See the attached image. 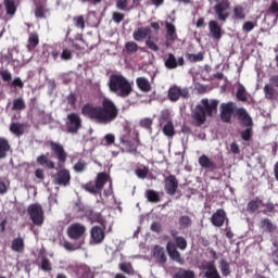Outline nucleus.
<instances>
[{
  "label": "nucleus",
  "mask_w": 278,
  "mask_h": 278,
  "mask_svg": "<svg viewBox=\"0 0 278 278\" xmlns=\"http://www.w3.org/2000/svg\"><path fill=\"white\" fill-rule=\"evenodd\" d=\"M202 268L205 271L204 277L206 278H223L220 277V273H218V269L216 268V263L214 261L205 262L202 265Z\"/></svg>",
  "instance_id": "18"
},
{
  "label": "nucleus",
  "mask_w": 278,
  "mask_h": 278,
  "mask_svg": "<svg viewBox=\"0 0 278 278\" xmlns=\"http://www.w3.org/2000/svg\"><path fill=\"white\" fill-rule=\"evenodd\" d=\"M119 270L126 275H134V266H131V263H121Z\"/></svg>",
  "instance_id": "52"
},
{
  "label": "nucleus",
  "mask_w": 278,
  "mask_h": 278,
  "mask_svg": "<svg viewBox=\"0 0 278 278\" xmlns=\"http://www.w3.org/2000/svg\"><path fill=\"white\" fill-rule=\"evenodd\" d=\"M75 173H84L86 170V161L78 160V162L74 165Z\"/></svg>",
  "instance_id": "56"
},
{
  "label": "nucleus",
  "mask_w": 278,
  "mask_h": 278,
  "mask_svg": "<svg viewBox=\"0 0 278 278\" xmlns=\"http://www.w3.org/2000/svg\"><path fill=\"white\" fill-rule=\"evenodd\" d=\"M2 81H12V73L8 70L0 71Z\"/></svg>",
  "instance_id": "59"
},
{
  "label": "nucleus",
  "mask_w": 278,
  "mask_h": 278,
  "mask_svg": "<svg viewBox=\"0 0 278 278\" xmlns=\"http://www.w3.org/2000/svg\"><path fill=\"white\" fill-rule=\"evenodd\" d=\"M219 270L223 277H229L231 275V264L227 260L222 258L219 261Z\"/></svg>",
  "instance_id": "35"
},
{
  "label": "nucleus",
  "mask_w": 278,
  "mask_h": 278,
  "mask_svg": "<svg viewBox=\"0 0 278 278\" xmlns=\"http://www.w3.org/2000/svg\"><path fill=\"white\" fill-rule=\"evenodd\" d=\"M218 100H210L207 98L201 100V104L195 106L192 113V119L195 123V127L205 125L208 118H214V115L218 114Z\"/></svg>",
  "instance_id": "2"
},
{
  "label": "nucleus",
  "mask_w": 278,
  "mask_h": 278,
  "mask_svg": "<svg viewBox=\"0 0 278 278\" xmlns=\"http://www.w3.org/2000/svg\"><path fill=\"white\" fill-rule=\"evenodd\" d=\"M87 218L91 222V223H103V215H101V213H97L94 211H89L87 213Z\"/></svg>",
  "instance_id": "42"
},
{
  "label": "nucleus",
  "mask_w": 278,
  "mask_h": 278,
  "mask_svg": "<svg viewBox=\"0 0 278 278\" xmlns=\"http://www.w3.org/2000/svg\"><path fill=\"white\" fill-rule=\"evenodd\" d=\"M165 67L168 68V71H175V68L179 66H184L186 64V61L184 60V56L176 58L175 54L168 53L164 60Z\"/></svg>",
  "instance_id": "13"
},
{
  "label": "nucleus",
  "mask_w": 278,
  "mask_h": 278,
  "mask_svg": "<svg viewBox=\"0 0 278 278\" xmlns=\"http://www.w3.org/2000/svg\"><path fill=\"white\" fill-rule=\"evenodd\" d=\"M208 29L212 34V38L214 40H220L223 38V29L220 28V25H218V22L212 20L208 22Z\"/></svg>",
  "instance_id": "21"
},
{
  "label": "nucleus",
  "mask_w": 278,
  "mask_h": 278,
  "mask_svg": "<svg viewBox=\"0 0 278 278\" xmlns=\"http://www.w3.org/2000/svg\"><path fill=\"white\" fill-rule=\"evenodd\" d=\"M198 162L201 168H206L208 170H216L217 168L216 163L210 160V157L205 154L201 155Z\"/></svg>",
  "instance_id": "24"
},
{
  "label": "nucleus",
  "mask_w": 278,
  "mask_h": 278,
  "mask_svg": "<svg viewBox=\"0 0 278 278\" xmlns=\"http://www.w3.org/2000/svg\"><path fill=\"white\" fill-rule=\"evenodd\" d=\"M4 10L7 12V16L11 18L16 14V2L14 0H3Z\"/></svg>",
  "instance_id": "29"
},
{
  "label": "nucleus",
  "mask_w": 278,
  "mask_h": 278,
  "mask_svg": "<svg viewBox=\"0 0 278 278\" xmlns=\"http://www.w3.org/2000/svg\"><path fill=\"white\" fill-rule=\"evenodd\" d=\"M41 270H43L45 273H51V270H53V265L51 264L49 257H47L46 255L41 257Z\"/></svg>",
  "instance_id": "44"
},
{
  "label": "nucleus",
  "mask_w": 278,
  "mask_h": 278,
  "mask_svg": "<svg viewBox=\"0 0 278 278\" xmlns=\"http://www.w3.org/2000/svg\"><path fill=\"white\" fill-rule=\"evenodd\" d=\"M27 214L29 220H31L33 225H36V227H42V225H45V210L42 205L38 203L30 204L27 207Z\"/></svg>",
  "instance_id": "6"
},
{
  "label": "nucleus",
  "mask_w": 278,
  "mask_h": 278,
  "mask_svg": "<svg viewBox=\"0 0 278 278\" xmlns=\"http://www.w3.org/2000/svg\"><path fill=\"white\" fill-rule=\"evenodd\" d=\"M153 121L151 118H143L140 121V127H143V129H151Z\"/></svg>",
  "instance_id": "64"
},
{
  "label": "nucleus",
  "mask_w": 278,
  "mask_h": 278,
  "mask_svg": "<svg viewBox=\"0 0 278 278\" xmlns=\"http://www.w3.org/2000/svg\"><path fill=\"white\" fill-rule=\"evenodd\" d=\"M264 201L262 199L256 198L254 200H251L247 205V212L250 214H255L260 210V205H262Z\"/></svg>",
  "instance_id": "34"
},
{
  "label": "nucleus",
  "mask_w": 278,
  "mask_h": 278,
  "mask_svg": "<svg viewBox=\"0 0 278 278\" xmlns=\"http://www.w3.org/2000/svg\"><path fill=\"white\" fill-rule=\"evenodd\" d=\"M35 16L37 18H47V16H45V7L43 5H38L35 10Z\"/></svg>",
  "instance_id": "62"
},
{
  "label": "nucleus",
  "mask_w": 278,
  "mask_h": 278,
  "mask_svg": "<svg viewBox=\"0 0 278 278\" xmlns=\"http://www.w3.org/2000/svg\"><path fill=\"white\" fill-rule=\"evenodd\" d=\"M153 257H155L159 264H166L167 257L164 248L161 245H155L153 249Z\"/></svg>",
  "instance_id": "23"
},
{
  "label": "nucleus",
  "mask_w": 278,
  "mask_h": 278,
  "mask_svg": "<svg viewBox=\"0 0 278 278\" xmlns=\"http://www.w3.org/2000/svg\"><path fill=\"white\" fill-rule=\"evenodd\" d=\"M61 59L65 61L73 60V52L66 48L63 49L61 53Z\"/></svg>",
  "instance_id": "63"
},
{
  "label": "nucleus",
  "mask_w": 278,
  "mask_h": 278,
  "mask_svg": "<svg viewBox=\"0 0 278 278\" xmlns=\"http://www.w3.org/2000/svg\"><path fill=\"white\" fill-rule=\"evenodd\" d=\"M236 114L238 116V121L240 122L241 127L253 128V118L251 117V115H249L247 109H237Z\"/></svg>",
  "instance_id": "14"
},
{
  "label": "nucleus",
  "mask_w": 278,
  "mask_h": 278,
  "mask_svg": "<svg viewBox=\"0 0 278 278\" xmlns=\"http://www.w3.org/2000/svg\"><path fill=\"white\" fill-rule=\"evenodd\" d=\"M112 18L114 23H123V21H125V14L121 12H113Z\"/></svg>",
  "instance_id": "60"
},
{
  "label": "nucleus",
  "mask_w": 278,
  "mask_h": 278,
  "mask_svg": "<svg viewBox=\"0 0 278 278\" xmlns=\"http://www.w3.org/2000/svg\"><path fill=\"white\" fill-rule=\"evenodd\" d=\"M264 94L265 99L269 101H275L278 97L277 89L273 87V85H265L264 86Z\"/></svg>",
  "instance_id": "33"
},
{
  "label": "nucleus",
  "mask_w": 278,
  "mask_h": 278,
  "mask_svg": "<svg viewBox=\"0 0 278 278\" xmlns=\"http://www.w3.org/2000/svg\"><path fill=\"white\" fill-rule=\"evenodd\" d=\"M38 45H40L38 33H30L28 36V49H36Z\"/></svg>",
  "instance_id": "40"
},
{
  "label": "nucleus",
  "mask_w": 278,
  "mask_h": 278,
  "mask_svg": "<svg viewBox=\"0 0 278 278\" xmlns=\"http://www.w3.org/2000/svg\"><path fill=\"white\" fill-rule=\"evenodd\" d=\"M222 112L229 114L230 116H233L236 112V103L233 102H227L220 104Z\"/></svg>",
  "instance_id": "41"
},
{
  "label": "nucleus",
  "mask_w": 278,
  "mask_h": 278,
  "mask_svg": "<svg viewBox=\"0 0 278 278\" xmlns=\"http://www.w3.org/2000/svg\"><path fill=\"white\" fill-rule=\"evenodd\" d=\"M125 49L126 51H128V53H136V51H138V43L134 41H128L125 45Z\"/></svg>",
  "instance_id": "58"
},
{
  "label": "nucleus",
  "mask_w": 278,
  "mask_h": 278,
  "mask_svg": "<svg viewBox=\"0 0 278 278\" xmlns=\"http://www.w3.org/2000/svg\"><path fill=\"white\" fill-rule=\"evenodd\" d=\"M167 97L169 99V101H179V99H190V89H188L187 87H179V86H172L168 89V93Z\"/></svg>",
  "instance_id": "8"
},
{
  "label": "nucleus",
  "mask_w": 278,
  "mask_h": 278,
  "mask_svg": "<svg viewBox=\"0 0 278 278\" xmlns=\"http://www.w3.org/2000/svg\"><path fill=\"white\" fill-rule=\"evenodd\" d=\"M208 3H216L213 8L218 21L225 23L229 18V10H231V1L229 0H208Z\"/></svg>",
  "instance_id": "5"
},
{
  "label": "nucleus",
  "mask_w": 278,
  "mask_h": 278,
  "mask_svg": "<svg viewBox=\"0 0 278 278\" xmlns=\"http://www.w3.org/2000/svg\"><path fill=\"white\" fill-rule=\"evenodd\" d=\"M146 46L148 47V49H150V51H154V53H157V51H160V46L151 40V36H149L148 40H146Z\"/></svg>",
  "instance_id": "55"
},
{
  "label": "nucleus",
  "mask_w": 278,
  "mask_h": 278,
  "mask_svg": "<svg viewBox=\"0 0 278 278\" xmlns=\"http://www.w3.org/2000/svg\"><path fill=\"white\" fill-rule=\"evenodd\" d=\"M27 108L25 100L23 98H16L13 100L12 111L13 112H23Z\"/></svg>",
  "instance_id": "39"
},
{
  "label": "nucleus",
  "mask_w": 278,
  "mask_h": 278,
  "mask_svg": "<svg viewBox=\"0 0 278 278\" xmlns=\"http://www.w3.org/2000/svg\"><path fill=\"white\" fill-rule=\"evenodd\" d=\"M81 244H84V241L76 243V244L66 241L64 243V249H66V251H77L78 249H81Z\"/></svg>",
  "instance_id": "54"
},
{
  "label": "nucleus",
  "mask_w": 278,
  "mask_h": 278,
  "mask_svg": "<svg viewBox=\"0 0 278 278\" xmlns=\"http://www.w3.org/2000/svg\"><path fill=\"white\" fill-rule=\"evenodd\" d=\"M12 251H15V253H23L25 251V241L23 238L18 237L12 240L11 243Z\"/></svg>",
  "instance_id": "32"
},
{
  "label": "nucleus",
  "mask_w": 278,
  "mask_h": 278,
  "mask_svg": "<svg viewBox=\"0 0 278 278\" xmlns=\"http://www.w3.org/2000/svg\"><path fill=\"white\" fill-rule=\"evenodd\" d=\"M37 164L47 166L50 170H55V162L49 160L47 154H41L37 157Z\"/></svg>",
  "instance_id": "28"
},
{
  "label": "nucleus",
  "mask_w": 278,
  "mask_h": 278,
  "mask_svg": "<svg viewBox=\"0 0 278 278\" xmlns=\"http://www.w3.org/2000/svg\"><path fill=\"white\" fill-rule=\"evenodd\" d=\"M166 251L170 260H173V262H177L178 264H184V258H181V253L177 251V248L175 247V244L168 242L166 244Z\"/></svg>",
  "instance_id": "19"
},
{
  "label": "nucleus",
  "mask_w": 278,
  "mask_h": 278,
  "mask_svg": "<svg viewBox=\"0 0 278 278\" xmlns=\"http://www.w3.org/2000/svg\"><path fill=\"white\" fill-rule=\"evenodd\" d=\"M10 131L11 134H14V136H16L17 138H21V136L25 134V125L18 122L11 123Z\"/></svg>",
  "instance_id": "31"
},
{
  "label": "nucleus",
  "mask_w": 278,
  "mask_h": 278,
  "mask_svg": "<svg viewBox=\"0 0 278 278\" xmlns=\"http://www.w3.org/2000/svg\"><path fill=\"white\" fill-rule=\"evenodd\" d=\"M86 233V227L80 223H74L67 228V236L71 240H81Z\"/></svg>",
  "instance_id": "11"
},
{
  "label": "nucleus",
  "mask_w": 278,
  "mask_h": 278,
  "mask_svg": "<svg viewBox=\"0 0 278 278\" xmlns=\"http://www.w3.org/2000/svg\"><path fill=\"white\" fill-rule=\"evenodd\" d=\"M174 278H194V273L190 269H180Z\"/></svg>",
  "instance_id": "49"
},
{
  "label": "nucleus",
  "mask_w": 278,
  "mask_h": 278,
  "mask_svg": "<svg viewBox=\"0 0 278 278\" xmlns=\"http://www.w3.org/2000/svg\"><path fill=\"white\" fill-rule=\"evenodd\" d=\"M240 136L241 140L244 142H251V140H253V128H245L244 130H241Z\"/></svg>",
  "instance_id": "47"
},
{
  "label": "nucleus",
  "mask_w": 278,
  "mask_h": 278,
  "mask_svg": "<svg viewBox=\"0 0 278 278\" xmlns=\"http://www.w3.org/2000/svg\"><path fill=\"white\" fill-rule=\"evenodd\" d=\"M67 134H77L81 129V117L77 113H70L65 123Z\"/></svg>",
  "instance_id": "9"
},
{
  "label": "nucleus",
  "mask_w": 278,
  "mask_h": 278,
  "mask_svg": "<svg viewBox=\"0 0 278 278\" xmlns=\"http://www.w3.org/2000/svg\"><path fill=\"white\" fill-rule=\"evenodd\" d=\"M163 134L164 136H167V138H173L175 136V125L173 122H168L164 127H163Z\"/></svg>",
  "instance_id": "45"
},
{
  "label": "nucleus",
  "mask_w": 278,
  "mask_h": 278,
  "mask_svg": "<svg viewBox=\"0 0 278 278\" xmlns=\"http://www.w3.org/2000/svg\"><path fill=\"white\" fill-rule=\"evenodd\" d=\"M108 182L109 189L103 191V188H105V184ZM83 188L86 192H89V194H93V197H98V194H101L102 191L104 197H112V194H114L112 179H110V175H108L105 172L99 173L94 181L90 180L86 182L83 185Z\"/></svg>",
  "instance_id": "4"
},
{
  "label": "nucleus",
  "mask_w": 278,
  "mask_h": 278,
  "mask_svg": "<svg viewBox=\"0 0 278 278\" xmlns=\"http://www.w3.org/2000/svg\"><path fill=\"white\" fill-rule=\"evenodd\" d=\"M267 16H274V22L277 23L278 20V2L273 0L267 10Z\"/></svg>",
  "instance_id": "36"
},
{
  "label": "nucleus",
  "mask_w": 278,
  "mask_h": 278,
  "mask_svg": "<svg viewBox=\"0 0 278 278\" xmlns=\"http://www.w3.org/2000/svg\"><path fill=\"white\" fill-rule=\"evenodd\" d=\"M135 174L139 179H147V177H149V167L142 165L140 168L135 170Z\"/></svg>",
  "instance_id": "50"
},
{
  "label": "nucleus",
  "mask_w": 278,
  "mask_h": 278,
  "mask_svg": "<svg viewBox=\"0 0 278 278\" xmlns=\"http://www.w3.org/2000/svg\"><path fill=\"white\" fill-rule=\"evenodd\" d=\"M150 34V27H139L132 33V38L134 40H136V42H142V40H146V38H149V36H151Z\"/></svg>",
  "instance_id": "20"
},
{
  "label": "nucleus",
  "mask_w": 278,
  "mask_h": 278,
  "mask_svg": "<svg viewBox=\"0 0 278 278\" xmlns=\"http://www.w3.org/2000/svg\"><path fill=\"white\" fill-rule=\"evenodd\" d=\"M108 86L110 91L121 99H127L134 92V83L129 81L123 74H112Z\"/></svg>",
  "instance_id": "3"
},
{
  "label": "nucleus",
  "mask_w": 278,
  "mask_h": 278,
  "mask_svg": "<svg viewBox=\"0 0 278 278\" xmlns=\"http://www.w3.org/2000/svg\"><path fill=\"white\" fill-rule=\"evenodd\" d=\"M104 142L105 147H112V144L116 142V136H114V134H106L104 136Z\"/></svg>",
  "instance_id": "57"
},
{
  "label": "nucleus",
  "mask_w": 278,
  "mask_h": 278,
  "mask_svg": "<svg viewBox=\"0 0 278 278\" xmlns=\"http://www.w3.org/2000/svg\"><path fill=\"white\" fill-rule=\"evenodd\" d=\"M90 238L93 244H101L105 240V228L93 226L90 230Z\"/></svg>",
  "instance_id": "17"
},
{
  "label": "nucleus",
  "mask_w": 278,
  "mask_h": 278,
  "mask_svg": "<svg viewBox=\"0 0 278 278\" xmlns=\"http://www.w3.org/2000/svg\"><path fill=\"white\" fill-rule=\"evenodd\" d=\"M136 85L141 92H151L152 90L151 83L147 77L136 78Z\"/></svg>",
  "instance_id": "27"
},
{
  "label": "nucleus",
  "mask_w": 278,
  "mask_h": 278,
  "mask_svg": "<svg viewBox=\"0 0 278 278\" xmlns=\"http://www.w3.org/2000/svg\"><path fill=\"white\" fill-rule=\"evenodd\" d=\"M11 149L10 141L7 138L0 137V160H5Z\"/></svg>",
  "instance_id": "26"
},
{
  "label": "nucleus",
  "mask_w": 278,
  "mask_h": 278,
  "mask_svg": "<svg viewBox=\"0 0 278 278\" xmlns=\"http://www.w3.org/2000/svg\"><path fill=\"white\" fill-rule=\"evenodd\" d=\"M53 184L55 186H62L63 188H66V186H71V170L66 168L60 169L53 176Z\"/></svg>",
  "instance_id": "12"
},
{
  "label": "nucleus",
  "mask_w": 278,
  "mask_h": 278,
  "mask_svg": "<svg viewBox=\"0 0 278 278\" xmlns=\"http://www.w3.org/2000/svg\"><path fill=\"white\" fill-rule=\"evenodd\" d=\"M180 229H190L192 227V218L188 215H182L178 218Z\"/></svg>",
  "instance_id": "38"
},
{
  "label": "nucleus",
  "mask_w": 278,
  "mask_h": 278,
  "mask_svg": "<svg viewBox=\"0 0 278 278\" xmlns=\"http://www.w3.org/2000/svg\"><path fill=\"white\" fill-rule=\"evenodd\" d=\"M236 97H237L238 101H242V103H245V101H248L247 88H244V85H239L238 86Z\"/></svg>",
  "instance_id": "43"
},
{
  "label": "nucleus",
  "mask_w": 278,
  "mask_h": 278,
  "mask_svg": "<svg viewBox=\"0 0 278 278\" xmlns=\"http://www.w3.org/2000/svg\"><path fill=\"white\" fill-rule=\"evenodd\" d=\"M179 189V180H177V176L170 174L164 178V190L166 194L169 197H175L177 194V190Z\"/></svg>",
  "instance_id": "10"
},
{
  "label": "nucleus",
  "mask_w": 278,
  "mask_h": 278,
  "mask_svg": "<svg viewBox=\"0 0 278 278\" xmlns=\"http://www.w3.org/2000/svg\"><path fill=\"white\" fill-rule=\"evenodd\" d=\"M186 59L188 60V62L197 63V62H203L204 56H203V52H199L198 54L186 53Z\"/></svg>",
  "instance_id": "46"
},
{
  "label": "nucleus",
  "mask_w": 278,
  "mask_h": 278,
  "mask_svg": "<svg viewBox=\"0 0 278 278\" xmlns=\"http://www.w3.org/2000/svg\"><path fill=\"white\" fill-rule=\"evenodd\" d=\"M81 114L99 125H110V123H114L115 118H118V106L112 99L104 97L101 105L85 104Z\"/></svg>",
  "instance_id": "1"
},
{
  "label": "nucleus",
  "mask_w": 278,
  "mask_h": 278,
  "mask_svg": "<svg viewBox=\"0 0 278 278\" xmlns=\"http://www.w3.org/2000/svg\"><path fill=\"white\" fill-rule=\"evenodd\" d=\"M226 223H229V218H227V213L223 208H218L212 216L211 223L214 227H223Z\"/></svg>",
  "instance_id": "15"
},
{
  "label": "nucleus",
  "mask_w": 278,
  "mask_h": 278,
  "mask_svg": "<svg viewBox=\"0 0 278 278\" xmlns=\"http://www.w3.org/2000/svg\"><path fill=\"white\" fill-rule=\"evenodd\" d=\"M146 199H148L150 203H160L161 201L160 193L153 189H148L146 191Z\"/></svg>",
  "instance_id": "37"
},
{
  "label": "nucleus",
  "mask_w": 278,
  "mask_h": 278,
  "mask_svg": "<svg viewBox=\"0 0 278 278\" xmlns=\"http://www.w3.org/2000/svg\"><path fill=\"white\" fill-rule=\"evenodd\" d=\"M73 22L77 29H86V21L84 20V15L74 16Z\"/></svg>",
  "instance_id": "51"
},
{
  "label": "nucleus",
  "mask_w": 278,
  "mask_h": 278,
  "mask_svg": "<svg viewBox=\"0 0 278 278\" xmlns=\"http://www.w3.org/2000/svg\"><path fill=\"white\" fill-rule=\"evenodd\" d=\"M232 14L235 21H244V18H247V11H244V7L240 4L233 7Z\"/></svg>",
  "instance_id": "30"
},
{
  "label": "nucleus",
  "mask_w": 278,
  "mask_h": 278,
  "mask_svg": "<svg viewBox=\"0 0 278 278\" xmlns=\"http://www.w3.org/2000/svg\"><path fill=\"white\" fill-rule=\"evenodd\" d=\"M48 144L53 155L58 160L59 167L62 168V166L66 164V160L68 157L66 150H64V146L55 141H48Z\"/></svg>",
  "instance_id": "7"
},
{
  "label": "nucleus",
  "mask_w": 278,
  "mask_h": 278,
  "mask_svg": "<svg viewBox=\"0 0 278 278\" xmlns=\"http://www.w3.org/2000/svg\"><path fill=\"white\" fill-rule=\"evenodd\" d=\"M174 242L177 249H180V251H186L188 249V241L182 236H180L179 238H176Z\"/></svg>",
  "instance_id": "48"
},
{
  "label": "nucleus",
  "mask_w": 278,
  "mask_h": 278,
  "mask_svg": "<svg viewBox=\"0 0 278 278\" xmlns=\"http://www.w3.org/2000/svg\"><path fill=\"white\" fill-rule=\"evenodd\" d=\"M166 35L165 38L167 42H175L177 40V28L175 24L170 22H165Z\"/></svg>",
  "instance_id": "22"
},
{
  "label": "nucleus",
  "mask_w": 278,
  "mask_h": 278,
  "mask_svg": "<svg viewBox=\"0 0 278 278\" xmlns=\"http://www.w3.org/2000/svg\"><path fill=\"white\" fill-rule=\"evenodd\" d=\"M258 227L261 229H264V231H266L267 233H275V231H277V225H275L273 220L268 218H262Z\"/></svg>",
  "instance_id": "25"
},
{
  "label": "nucleus",
  "mask_w": 278,
  "mask_h": 278,
  "mask_svg": "<svg viewBox=\"0 0 278 278\" xmlns=\"http://www.w3.org/2000/svg\"><path fill=\"white\" fill-rule=\"evenodd\" d=\"M242 29L249 34V31H253L255 29V23L248 21L242 25Z\"/></svg>",
  "instance_id": "61"
},
{
  "label": "nucleus",
  "mask_w": 278,
  "mask_h": 278,
  "mask_svg": "<svg viewBox=\"0 0 278 278\" xmlns=\"http://www.w3.org/2000/svg\"><path fill=\"white\" fill-rule=\"evenodd\" d=\"M121 144H124L127 149V153H138V147H140V138L137 136L135 138V143L128 140L127 135H122L119 137Z\"/></svg>",
  "instance_id": "16"
},
{
  "label": "nucleus",
  "mask_w": 278,
  "mask_h": 278,
  "mask_svg": "<svg viewBox=\"0 0 278 278\" xmlns=\"http://www.w3.org/2000/svg\"><path fill=\"white\" fill-rule=\"evenodd\" d=\"M116 8L123 12L129 11V0H116Z\"/></svg>",
  "instance_id": "53"
}]
</instances>
